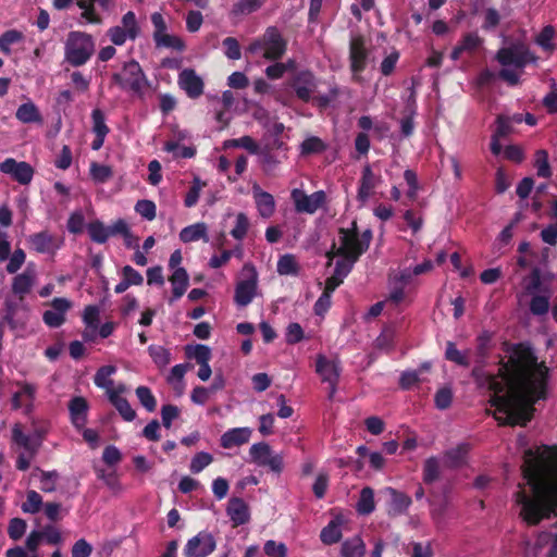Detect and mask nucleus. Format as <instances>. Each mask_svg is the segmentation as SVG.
I'll use <instances>...</instances> for the list:
<instances>
[{"instance_id":"nucleus-25","label":"nucleus","mask_w":557,"mask_h":557,"mask_svg":"<svg viewBox=\"0 0 557 557\" xmlns=\"http://www.w3.org/2000/svg\"><path fill=\"white\" fill-rule=\"evenodd\" d=\"M12 440L30 456H35L40 447V438L36 440L32 435H26L20 423H15L12 428Z\"/></svg>"},{"instance_id":"nucleus-19","label":"nucleus","mask_w":557,"mask_h":557,"mask_svg":"<svg viewBox=\"0 0 557 557\" xmlns=\"http://www.w3.org/2000/svg\"><path fill=\"white\" fill-rule=\"evenodd\" d=\"M177 83L188 97L193 99L198 98L203 94V81L191 69L183 70L178 75Z\"/></svg>"},{"instance_id":"nucleus-46","label":"nucleus","mask_w":557,"mask_h":557,"mask_svg":"<svg viewBox=\"0 0 557 557\" xmlns=\"http://www.w3.org/2000/svg\"><path fill=\"white\" fill-rule=\"evenodd\" d=\"M24 38L23 34L16 29H10L4 32L0 36V50L5 53H11V46L20 42Z\"/></svg>"},{"instance_id":"nucleus-22","label":"nucleus","mask_w":557,"mask_h":557,"mask_svg":"<svg viewBox=\"0 0 557 557\" xmlns=\"http://www.w3.org/2000/svg\"><path fill=\"white\" fill-rule=\"evenodd\" d=\"M226 513L234 528L245 524L250 520L249 506L239 497L230 498L226 507Z\"/></svg>"},{"instance_id":"nucleus-24","label":"nucleus","mask_w":557,"mask_h":557,"mask_svg":"<svg viewBox=\"0 0 557 557\" xmlns=\"http://www.w3.org/2000/svg\"><path fill=\"white\" fill-rule=\"evenodd\" d=\"M251 434L250 428H234L222 434L220 443L223 448L230 449L248 443Z\"/></svg>"},{"instance_id":"nucleus-63","label":"nucleus","mask_w":557,"mask_h":557,"mask_svg":"<svg viewBox=\"0 0 557 557\" xmlns=\"http://www.w3.org/2000/svg\"><path fill=\"white\" fill-rule=\"evenodd\" d=\"M249 228V221L245 213H238L235 220V226L231 231V235L236 239H243Z\"/></svg>"},{"instance_id":"nucleus-42","label":"nucleus","mask_w":557,"mask_h":557,"mask_svg":"<svg viewBox=\"0 0 557 557\" xmlns=\"http://www.w3.org/2000/svg\"><path fill=\"white\" fill-rule=\"evenodd\" d=\"M375 508L374 492L371 487H364L360 492V498L357 504V511L361 515H369Z\"/></svg>"},{"instance_id":"nucleus-37","label":"nucleus","mask_w":557,"mask_h":557,"mask_svg":"<svg viewBox=\"0 0 557 557\" xmlns=\"http://www.w3.org/2000/svg\"><path fill=\"white\" fill-rule=\"evenodd\" d=\"M189 364H176L171 369V372L168 376L169 384L172 385L173 389L176 392L178 396H181L184 392V375L187 372Z\"/></svg>"},{"instance_id":"nucleus-32","label":"nucleus","mask_w":557,"mask_h":557,"mask_svg":"<svg viewBox=\"0 0 557 557\" xmlns=\"http://www.w3.org/2000/svg\"><path fill=\"white\" fill-rule=\"evenodd\" d=\"M180 239L183 243H191L199 239L209 242L208 227L205 223H195L184 227L180 233Z\"/></svg>"},{"instance_id":"nucleus-7","label":"nucleus","mask_w":557,"mask_h":557,"mask_svg":"<svg viewBox=\"0 0 557 557\" xmlns=\"http://www.w3.org/2000/svg\"><path fill=\"white\" fill-rule=\"evenodd\" d=\"M114 82L124 90L141 96L148 88V79L136 61L126 63L120 73L113 75Z\"/></svg>"},{"instance_id":"nucleus-43","label":"nucleus","mask_w":557,"mask_h":557,"mask_svg":"<svg viewBox=\"0 0 557 557\" xmlns=\"http://www.w3.org/2000/svg\"><path fill=\"white\" fill-rule=\"evenodd\" d=\"M88 234L90 238L99 244H103L110 237V230L100 221H95L88 224L87 226Z\"/></svg>"},{"instance_id":"nucleus-56","label":"nucleus","mask_w":557,"mask_h":557,"mask_svg":"<svg viewBox=\"0 0 557 557\" xmlns=\"http://www.w3.org/2000/svg\"><path fill=\"white\" fill-rule=\"evenodd\" d=\"M541 287V272L537 268L533 269L531 274L523 280V293L533 295Z\"/></svg>"},{"instance_id":"nucleus-58","label":"nucleus","mask_w":557,"mask_h":557,"mask_svg":"<svg viewBox=\"0 0 557 557\" xmlns=\"http://www.w3.org/2000/svg\"><path fill=\"white\" fill-rule=\"evenodd\" d=\"M136 396L140 404L148 410L153 411L157 407V400L152 395L151 391L146 386H139L136 388Z\"/></svg>"},{"instance_id":"nucleus-50","label":"nucleus","mask_w":557,"mask_h":557,"mask_svg":"<svg viewBox=\"0 0 557 557\" xmlns=\"http://www.w3.org/2000/svg\"><path fill=\"white\" fill-rule=\"evenodd\" d=\"M186 354L189 358H195L197 363H208L211 359V349L205 345L187 346Z\"/></svg>"},{"instance_id":"nucleus-12","label":"nucleus","mask_w":557,"mask_h":557,"mask_svg":"<svg viewBox=\"0 0 557 557\" xmlns=\"http://www.w3.org/2000/svg\"><path fill=\"white\" fill-rule=\"evenodd\" d=\"M249 455L251 461L258 466H267L275 472H281L283 469L282 456L273 455L271 447L264 442L253 444L249 449Z\"/></svg>"},{"instance_id":"nucleus-13","label":"nucleus","mask_w":557,"mask_h":557,"mask_svg":"<svg viewBox=\"0 0 557 557\" xmlns=\"http://www.w3.org/2000/svg\"><path fill=\"white\" fill-rule=\"evenodd\" d=\"M315 371L323 382L330 384V398H332L341 374L339 362L336 359H329L319 355L315 360Z\"/></svg>"},{"instance_id":"nucleus-4","label":"nucleus","mask_w":557,"mask_h":557,"mask_svg":"<svg viewBox=\"0 0 557 557\" xmlns=\"http://www.w3.org/2000/svg\"><path fill=\"white\" fill-rule=\"evenodd\" d=\"M496 60L502 65L498 76L508 85L516 86L520 83L524 66L535 62L536 58L527 48L515 46L498 50Z\"/></svg>"},{"instance_id":"nucleus-39","label":"nucleus","mask_w":557,"mask_h":557,"mask_svg":"<svg viewBox=\"0 0 557 557\" xmlns=\"http://www.w3.org/2000/svg\"><path fill=\"white\" fill-rule=\"evenodd\" d=\"M386 492L391 496V512L394 515H398L404 512L411 504L410 497L405 495L404 493L397 492L394 488H387Z\"/></svg>"},{"instance_id":"nucleus-36","label":"nucleus","mask_w":557,"mask_h":557,"mask_svg":"<svg viewBox=\"0 0 557 557\" xmlns=\"http://www.w3.org/2000/svg\"><path fill=\"white\" fill-rule=\"evenodd\" d=\"M15 115L22 123H40L42 121L38 108L30 101L21 104Z\"/></svg>"},{"instance_id":"nucleus-40","label":"nucleus","mask_w":557,"mask_h":557,"mask_svg":"<svg viewBox=\"0 0 557 557\" xmlns=\"http://www.w3.org/2000/svg\"><path fill=\"white\" fill-rule=\"evenodd\" d=\"M97 478L102 480L106 486L113 493L120 494L123 491V486L120 483L119 476L114 470H96Z\"/></svg>"},{"instance_id":"nucleus-51","label":"nucleus","mask_w":557,"mask_h":557,"mask_svg":"<svg viewBox=\"0 0 557 557\" xmlns=\"http://www.w3.org/2000/svg\"><path fill=\"white\" fill-rule=\"evenodd\" d=\"M27 313L24 311L20 314L14 308L8 307L4 320L13 331H20L25 327Z\"/></svg>"},{"instance_id":"nucleus-23","label":"nucleus","mask_w":557,"mask_h":557,"mask_svg":"<svg viewBox=\"0 0 557 557\" xmlns=\"http://www.w3.org/2000/svg\"><path fill=\"white\" fill-rule=\"evenodd\" d=\"M292 86L299 99L309 101L317 85L310 72H301L294 78Z\"/></svg>"},{"instance_id":"nucleus-30","label":"nucleus","mask_w":557,"mask_h":557,"mask_svg":"<svg viewBox=\"0 0 557 557\" xmlns=\"http://www.w3.org/2000/svg\"><path fill=\"white\" fill-rule=\"evenodd\" d=\"M169 281L173 287V296L170 299V302H172L173 300L178 299L184 295L189 284V276L184 268H176L173 271V274L170 276Z\"/></svg>"},{"instance_id":"nucleus-35","label":"nucleus","mask_w":557,"mask_h":557,"mask_svg":"<svg viewBox=\"0 0 557 557\" xmlns=\"http://www.w3.org/2000/svg\"><path fill=\"white\" fill-rule=\"evenodd\" d=\"M123 393L124 392L111 393L108 398L126 421H133L136 417V412L131 407L129 403L121 397Z\"/></svg>"},{"instance_id":"nucleus-38","label":"nucleus","mask_w":557,"mask_h":557,"mask_svg":"<svg viewBox=\"0 0 557 557\" xmlns=\"http://www.w3.org/2000/svg\"><path fill=\"white\" fill-rule=\"evenodd\" d=\"M341 525V518L332 520L326 527L322 529L320 534L321 541L326 545L337 543L342 537Z\"/></svg>"},{"instance_id":"nucleus-27","label":"nucleus","mask_w":557,"mask_h":557,"mask_svg":"<svg viewBox=\"0 0 557 557\" xmlns=\"http://www.w3.org/2000/svg\"><path fill=\"white\" fill-rule=\"evenodd\" d=\"M380 182V177L375 176L372 172L370 165H366L362 171V176L360 180V186L358 189V200L361 203H366L370 196L373 194V190L377 186Z\"/></svg>"},{"instance_id":"nucleus-29","label":"nucleus","mask_w":557,"mask_h":557,"mask_svg":"<svg viewBox=\"0 0 557 557\" xmlns=\"http://www.w3.org/2000/svg\"><path fill=\"white\" fill-rule=\"evenodd\" d=\"M431 366L430 363L421 364L417 370L406 371L400 376V386L405 389H409L414 385L425 382V374L430 372Z\"/></svg>"},{"instance_id":"nucleus-47","label":"nucleus","mask_w":557,"mask_h":557,"mask_svg":"<svg viewBox=\"0 0 557 557\" xmlns=\"http://www.w3.org/2000/svg\"><path fill=\"white\" fill-rule=\"evenodd\" d=\"M224 148H244L250 153H257L258 144L250 136H243L237 139H228L224 143Z\"/></svg>"},{"instance_id":"nucleus-21","label":"nucleus","mask_w":557,"mask_h":557,"mask_svg":"<svg viewBox=\"0 0 557 557\" xmlns=\"http://www.w3.org/2000/svg\"><path fill=\"white\" fill-rule=\"evenodd\" d=\"M116 372V367L112 364L103 366L98 369L94 376V383L96 386L106 391L107 396L109 397L111 393L116 392H126V387L124 384H119L114 386L113 380L111 376Z\"/></svg>"},{"instance_id":"nucleus-2","label":"nucleus","mask_w":557,"mask_h":557,"mask_svg":"<svg viewBox=\"0 0 557 557\" xmlns=\"http://www.w3.org/2000/svg\"><path fill=\"white\" fill-rule=\"evenodd\" d=\"M522 472L532 492V497L524 492L517 493L523 519L530 524H536L550 513L556 515L557 449L544 447L536 453L527 450Z\"/></svg>"},{"instance_id":"nucleus-18","label":"nucleus","mask_w":557,"mask_h":557,"mask_svg":"<svg viewBox=\"0 0 557 557\" xmlns=\"http://www.w3.org/2000/svg\"><path fill=\"white\" fill-rule=\"evenodd\" d=\"M36 278V265L34 263H28L22 273L13 277L12 292L17 295L20 299H23L24 296L32 290Z\"/></svg>"},{"instance_id":"nucleus-11","label":"nucleus","mask_w":557,"mask_h":557,"mask_svg":"<svg viewBox=\"0 0 557 557\" xmlns=\"http://www.w3.org/2000/svg\"><path fill=\"white\" fill-rule=\"evenodd\" d=\"M368 49L362 36H352L349 42V65L355 81L360 79V73L366 69Z\"/></svg>"},{"instance_id":"nucleus-26","label":"nucleus","mask_w":557,"mask_h":557,"mask_svg":"<svg viewBox=\"0 0 557 557\" xmlns=\"http://www.w3.org/2000/svg\"><path fill=\"white\" fill-rule=\"evenodd\" d=\"M252 194L259 214L265 219L272 216L275 211V200L273 196L262 190L257 185L252 187Z\"/></svg>"},{"instance_id":"nucleus-5","label":"nucleus","mask_w":557,"mask_h":557,"mask_svg":"<svg viewBox=\"0 0 557 557\" xmlns=\"http://www.w3.org/2000/svg\"><path fill=\"white\" fill-rule=\"evenodd\" d=\"M64 50L66 61L74 66H81L94 54V38L84 32H70L65 40Z\"/></svg>"},{"instance_id":"nucleus-8","label":"nucleus","mask_w":557,"mask_h":557,"mask_svg":"<svg viewBox=\"0 0 557 557\" xmlns=\"http://www.w3.org/2000/svg\"><path fill=\"white\" fill-rule=\"evenodd\" d=\"M249 51L252 53L263 51V58L277 60L282 58L286 51V41L275 27H269L260 39L249 46Z\"/></svg>"},{"instance_id":"nucleus-62","label":"nucleus","mask_w":557,"mask_h":557,"mask_svg":"<svg viewBox=\"0 0 557 557\" xmlns=\"http://www.w3.org/2000/svg\"><path fill=\"white\" fill-rule=\"evenodd\" d=\"M213 460V457L209 453L200 451L194 456L190 461V471L193 473L201 472L208 467Z\"/></svg>"},{"instance_id":"nucleus-10","label":"nucleus","mask_w":557,"mask_h":557,"mask_svg":"<svg viewBox=\"0 0 557 557\" xmlns=\"http://www.w3.org/2000/svg\"><path fill=\"white\" fill-rule=\"evenodd\" d=\"M27 242L30 249L37 253L54 256L57 251L63 246V238L49 231H41L28 236Z\"/></svg>"},{"instance_id":"nucleus-61","label":"nucleus","mask_w":557,"mask_h":557,"mask_svg":"<svg viewBox=\"0 0 557 557\" xmlns=\"http://www.w3.org/2000/svg\"><path fill=\"white\" fill-rule=\"evenodd\" d=\"M135 211L148 221H152L156 218L157 208L151 200H139L135 205Z\"/></svg>"},{"instance_id":"nucleus-45","label":"nucleus","mask_w":557,"mask_h":557,"mask_svg":"<svg viewBox=\"0 0 557 557\" xmlns=\"http://www.w3.org/2000/svg\"><path fill=\"white\" fill-rule=\"evenodd\" d=\"M154 41L158 47L171 48L177 51H182L185 48L183 40L174 35H170L166 32L154 35Z\"/></svg>"},{"instance_id":"nucleus-49","label":"nucleus","mask_w":557,"mask_h":557,"mask_svg":"<svg viewBox=\"0 0 557 557\" xmlns=\"http://www.w3.org/2000/svg\"><path fill=\"white\" fill-rule=\"evenodd\" d=\"M299 267L293 255H285L277 262V272L281 275H295L298 273Z\"/></svg>"},{"instance_id":"nucleus-64","label":"nucleus","mask_w":557,"mask_h":557,"mask_svg":"<svg viewBox=\"0 0 557 557\" xmlns=\"http://www.w3.org/2000/svg\"><path fill=\"white\" fill-rule=\"evenodd\" d=\"M26 528L27 524L25 520L21 518H13L10 520L8 534L12 540L17 541L24 535Z\"/></svg>"},{"instance_id":"nucleus-59","label":"nucleus","mask_w":557,"mask_h":557,"mask_svg":"<svg viewBox=\"0 0 557 557\" xmlns=\"http://www.w3.org/2000/svg\"><path fill=\"white\" fill-rule=\"evenodd\" d=\"M302 154L318 153L325 149L324 143L315 136L308 137L300 146Z\"/></svg>"},{"instance_id":"nucleus-48","label":"nucleus","mask_w":557,"mask_h":557,"mask_svg":"<svg viewBox=\"0 0 557 557\" xmlns=\"http://www.w3.org/2000/svg\"><path fill=\"white\" fill-rule=\"evenodd\" d=\"M149 355L159 368H165L171 361L170 351L163 346L151 345L148 348Z\"/></svg>"},{"instance_id":"nucleus-34","label":"nucleus","mask_w":557,"mask_h":557,"mask_svg":"<svg viewBox=\"0 0 557 557\" xmlns=\"http://www.w3.org/2000/svg\"><path fill=\"white\" fill-rule=\"evenodd\" d=\"M532 299L530 301V311L534 315H543L548 312L549 309V299L550 292L548 289H543L542 294H533L531 295Z\"/></svg>"},{"instance_id":"nucleus-14","label":"nucleus","mask_w":557,"mask_h":557,"mask_svg":"<svg viewBox=\"0 0 557 557\" xmlns=\"http://www.w3.org/2000/svg\"><path fill=\"white\" fill-rule=\"evenodd\" d=\"M216 543L211 533L200 532L188 540L184 552L186 557H207L215 549Z\"/></svg>"},{"instance_id":"nucleus-28","label":"nucleus","mask_w":557,"mask_h":557,"mask_svg":"<svg viewBox=\"0 0 557 557\" xmlns=\"http://www.w3.org/2000/svg\"><path fill=\"white\" fill-rule=\"evenodd\" d=\"M69 409L73 424L77 429L84 428L88 411L87 400L83 397H75L70 401Z\"/></svg>"},{"instance_id":"nucleus-55","label":"nucleus","mask_w":557,"mask_h":557,"mask_svg":"<svg viewBox=\"0 0 557 557\" xmlns=\"http://www.w3.org/2000/svg\"><path fill=\"white\" fill-rule=\"evenodd\" d=\"M440 476V462L436 458L431 457L425 460L423 468V480L425 483H432Z\"/></svg>"},{"instance_id":"nucleus-16","label":"nucleus","mask_w":557,"mask_h":557,"mask_svg":"<svg viewBox=\"0 0 557 557\" xmlns=\"http://www.w3.org/2000/svg\"><path fill=\"white\" fill-rule=\"evenodd\" d=\"M0 171L4 174L11 175L20 184L26 185L30 183L34 169L24 161H16L13 158H8L0 163Z\"/></svg>"},{"instance_id":"nucleus-31","label":"nucleus","mask_w":557,"mask_h":557,"mask_svg":"<svg viewBox=\"0 0 557 557\" xmlns=\"http://www.w3.org/2000/svg\"><path fill=\"white\" fill-rule=\"evenodd\" d=\"M482 42L483 39L476 33H469L453 49L450 57L453 60H458L461 53L475 51Z\"/></svg>"},{"instance_id":"nucleus-1","label":"nucleus","mask_w":557,"mask_h":557,"mask_svg":"<svg viewBox=\"0 0 557 557\" xmlns=\"http://www.w3.org/2000/svg\"><path fill=\"white\" fill-rule=\"evenodd\" d=\"M548 368L529 348H518L497 375L488 377L494 417L503 424L524 425L533 404L545 397Z\"/></svg>"},{"instance_id":"nucleus-33","label":"nucleus","mask_w":557,"mask_h":557,"mask_svg":"<svg viewBox=\"0 0 557 557\" xmlns=\"http://www.w3.org/2000/svg\"><path fill=\"white\" fill-rule=\"evenodd\" d=\"M366 544L360 536H354L343 542L341 547L342 557H364Z\"/></svg>"},{"instance_id":"nucleus-60","label":"nucleus","mask_w":557,"mask_h":557,"mask_svg":"<svg viewBox=\"0 0 557 557\" xmlns=\"http://www.w3.org/2000/svg\"><path fill=\"white\" fill-rule=\"evenodd\" d=\"M535 166L537 175L541 177H549L552 175L548 164V153L545 150H539L535 153Z\"/></svg>"},{"instance_id":"nucleus-20","label":"nucleus","mask_w":557,"mask_h":557,"mask_svg":"<svg viewBox=\"0 0 557 557\" xmlns=\"http://www.w3.org/2000/svg\"><path fill=\"white\" fill-rule=\"evenodd\" d=\"M76 5L82 10L81 17L89 24H102V17L96 12L97 2L102 9L109 10L114 0H75Z\"/></svg>"},{"instance_id":"nucleus-41","label":"nucleus","mask_w":557,"mask_h":557,"mask_svg":"<svg viewBox=\"0 0 557 557\" xmlns=\"http://www.w3.org/2000/svg\"><path fill=\"white\" fill-rule=\"evenodd\" d=\"M468 453L467 445H459L445 453L444 463L449 468H456L463 463L466 455Z\"/></svg>"},{"instance_id":"nucleus-52","label":"nucleus","mask_w":557,"mask_h":557,"mask_svg":"<svg viewBox=\"0 0 557 557\" xmlns=\"http://www.w3.org/2000/svg\"><path fill=\"white\" fill-rule=\"evenodd\" d=\"M42 506V497L36 491H28L22 510L26 513H36Z\"/></svg>"},{"instance_id":"nucleus-9","label":"nucleus","mask_w":557,"mask_h":557,"mask_svg":"<svg viewBox=\"0 0 557 557\" xmlns=\"http://www.w3.org/2000/svg\"><path fill=\"white\" fill-rule=\"evenodd\" d=\"M290 197L294 201L295 210L299 213L307 214L315 213L325 203L326 199V195L323 190L307 195L299 188L293 189Z\"/></svg>"},{"instance_id":"nucleus-54","label":"nucleus","mask_w":557,"mask_h":557,"mask_svg":"<svg viewBox=\"0 0 557 557\" xmlns=\"http://www.w3.org/2000/svg\"><path fill=\"white\" fill-rule=\"evenodd\" d=\"M435 406L440 410H445L450 407L453 401V389L446 385L441 387L434 396Z\"/></svg>"},{"instance_id":"nucleus-53","label":"nucleus","mask_w":557,"mask_h":557,"mask_svg":"<svg viewBox=\"0 0 557 557\" xmlns=\"http://www.w3.org/2000/svg\"><path fill=\"white\" fill-rule=\"evenodd\" d=\"M39 472L40 490L46 493H51L57 488L58 473L55 471H42Z\"/></svg>"},{"instance_id":"nucleus-6","label":"nucleus","mask_w":557,"mask_h":557,"mask_svg":"<svg viewBox=\"0 0 557 557\" xmlns=\"http://www.w3.org/2000/svg\"><path fill=\"white\" fill-rule=\"evenodd\" d=\"M258 295V273L255 267L251 264H245L236 282L234 301L238 307H246Z\"/></svg>"},{"instance_id":"nucleus-17","label":"nucleus","mask_w":557,"mask_h":557,"mask_svg":"<svg viewBox=\"0 0 557 557\" xmlns=\"http://www.w3.org/2000/svg\"><path fill=\"white\" fill-rule=\"evenodd\" d=\"M50 306L51 308L44 312L42 319L48 326L59 327L65 322V314L72 302L66 298H54Z\"/></svg>"},{"instance_id":"nucleus-44","label":"nucleus","mask_w":557,"mask_h":557,"mask_svg":"<svg viewBox=\"0 0 557 557\" xmlns=\"http://www.w3.org/2000/svg\"><path fill=\"white\" fill-rule=\"evenodd\" d=\"M120 26H122L127 36H129V40H135L140 33V27L133 11H128L123 15Z\"/></svg>"},{"instance_id":"nucleus-3","label":"nucleus","mask_w":557,"mask_h":557,"mask_svg":"<svg viewBox=\"0 0 557 557\" xmlns=\"http://www.w3.org/2000/svg\"><path fill=\"white\" fill-rule=\"evenodd\" d=\"M371 238V231L367 230L360 234L356 222L351 223L350 228L339 230L337 242L333 244L332 249L326 253L329 258L327 265L331 264L335 256L343 259L336 262L333 275L325 282L324 292L332 294L343 283L344 277L351 271L354 263L369 248Z\"/></svg>"},{"instance_id":"nucleus-15","label":"nucleus","mask_w":557,"mask_h":557,"mask_svg":"<svg viewBox=\"0 0 557 557\" xmlns=\"http://www.w3.org/2000/svg\"><path fill=\"white\" fill-rule=\"evenodd\" d=\"M16 386L18 387V391L12 395V408L15 410L23 409L24 412L28 414L34 409L37 387L36 385L27 382H17Z\"/></svg>"},{"instance_id":"nucleus-57","label":"nucleus","mask_w":557,"mask_h":557,"mask_svg":"<svg viewBox=\"0 0 557 557\" xmlns=\"http://www.w3.org/2000/svg\"><path fill=\"white\" fill-rule=\"evenodd\" d=\"M112 169L108 165L92 162L90 164L91 178L97 183H104L112 177Z\"/></svg>"}]
</instances>
